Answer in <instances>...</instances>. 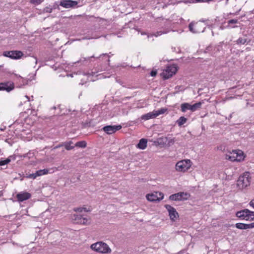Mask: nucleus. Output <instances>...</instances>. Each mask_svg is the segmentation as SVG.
<instances>
[{
    "instance_id": "9",
    "label": "nucleus",
    "mask_w": 254,
    "mask_h": 254,
    "mask_svg": "<svg viewBox=\"0 0 254 254\" xmlns=\"http://www.w3.org/2000/svg\"><path fill=\"white\" fill-rule=\"evenodd\" d=\"M189 196L190 195L187 192H180L171 195L169 199L173 201L186 200Z\"/></svg>"
},
{
    "instance_id": "13",
    "label": "nucleus",
    "mask_w": 254,
    "mask_h": 254,
    "mask_svg": "<svg viewBox=\"0 0 254 254\" xmlns=\"http://www.w3.org/2000/svg\"><path fill=\"white\" fill-rule=\"evenodd\" d=\"M14 88V83L12 82H1L0 83V90L6 91L9 92Z\"/></svg>"
},
{
    "instance_id": "43",
    "label": "nucleus",
    "mask_w": 254,
    "mask_h": 254,
    "mask_svg": "<svg viewBox=\"0 0 254 254\" xmlns=\"http://www.w3.org/2000/svg\"><path fill=\"white\" fill-rule=\"evenodd\" d=\"M26 98L28 99V101H30V98L28 96H25Z\"/></svg>"
},
{
    "instance_id": "34",
    "label": "nucleus",
    "mask_w": 254,
    "mask_h": 254,
    "mask_svg": "<svg viewBox=\"0 0 254 254\" xmlns=\"http://www.w3.org/2000/svg\"><path fill=\"white\" fill-rule=\"evenodd\" d=\"M74 210L75 211H78L79 212H82L83 210H84V211H86V212L88 211V210H87L86 208H84V207L77 208Z\"/></svg>"
},
{
    "instance_id": "17",
    "label": "nucleus",
    "mask_w": 254,
    "mask_h": 254,
    "mask_svg": "<svg viewBox=\"0 0 254 254\" xmlns=\"http://www.w3.org/2000/svg\"><path fill=\"white\" fill-rule=\"evenodd\" d=\"M235 227L239 229L247 230L253 229L254 228V222L251 224H245L243 223H237L235 224Z\"/></svg>"
},
{
    "instance_id": "10",
    "label": "nucleus",
    "mask_w": 254,
    "mask_h": 254,
    "mask_svg": "<svg viewBox=\"0 0 254 254\" xmlns=\"http://www.w3.org/2000/svg\"><path fill=\"white\" fill-rule=\"evenodd\" d=\"M72 219L75 221V223L80 224L87 225L90 224V220L88 219L80 214H74Z\"/></svg>"
},
{
    "instance_id": "24",
    "label": "nucleus",
    "mask_w": 254,
    "mask_h": 254,
    "mask_svg": "<svg viewBox=\"0 0 254 254\" xmlns=\"http://www.w3.org/2000/svg\"><path fill=\"white\" fill-rule=\"evenodd\" d=\"M203 103V102H199L193 105H191V111L194 112L196 110L200 109Z\"/></svg>"
},
{
    "instance_id": "38",
    "label": "nucleus",
    "mask_w": 254,
    "mask_h": 254,
    "mask_svg": "<svg viewBox=\"0 0 254 254\" xmlns=\"http://www.w3.org/2000/svg\"><path fill=\"white\" fill-rule=\"evenodd\" d=\"M249 204L250 206H252L254 208V199L251 201Z\"/></svg>"
},
{
    "instance_id": "29",
    "label": "nucleus",
    "mask_w": 254,
    "mask_h": 254,
    "mask_svg": "<svg viewBox=\"0 0 254 254\" xmlns=\"http://www.w3.org/2000/svg\"><path fill=\"white\" fill-rule=\"evenodd\" d=\"M10 157L11 156L9 157L8 158H6L5 160H0V166H1L8 164L11 161V159L10 158Z\"/></svg>"
},
{
    "instance_id": "28",
    "label": "nucleus",
    "mask_w": 254,
    "mask_h": 254,
    "mask_svg": "<svg viewBox=\"0 0 254 254\" xmlns=\"http://www.w3.org/2000/svg\"><path fill=\"white\" fill-rule=\"evenodd\" d=\"M167 111L166 108H161L157 111H155V115L156 117L160 115L163 114Z\"/></svg>"
},
{
    "instance_id": "1",
    "label": "nucleus",
    "mask_w": 254,
    "mask_h": 254,
    "mask_svg": "<svg viewBox=\"0 0 254 254\" xmlns=\"http://www.w3.org/2000/svg\"><path fill=\"white\" fill-rule=\"evenodd\" d=\"M90 248L92 250L102 254H109L112 251L108 245L103 242H98L93 244Z\"/></svg>"
},
{
    "instance_id": "20",
    "label": "nucleus",
    "mask_w": 254,
    "mask_h": 254,
    "mask_svg": "<svg viewBox=\"0 0 254 254\" xmlns=\"http://www.w3.org/2000/svg\"><path fill=\"white\" fill-rule=\"evenodd\" d=\"M147 140L145 138L141 139L138 143L136 145V147L140 149H144L147 146Z\"/></svg>"
},
{
    "instance_id": "31",
    "label": "nucleus",
    "mask_w": 254,
    "mask_h": 254,
    "mask_svg": "<svg viewBox=\"0 0 254 254\" xmlns=\"http://www.w3.org/2000/svg\"><path fill=\"white\" fill-rule=\"evenodd\" d=\"M20 78V82H21L20 86L19 87H21V86H23L28 84V83L30 80L29 79H24L20 76H19Z\"/></svg>"
},
{
    "instance_id": "27",
    "label": "nucleus",
    "mask_w": 254,
    "mask_h": 254,
    "mask_svg": "<svg viewBox=\"0 0 254 254\" xmlns=\"http://www.w3.org/2000/svg\"><path fill=\"white\" fill-rule=\"evenodd\" d=\"M87 143L85 141H80L77 142L75 145V146L81 147V148H85L86 146Z\"/></svg>"
},
{
    "instance_id": "25",
    "label": "nucleus",
    "mask_w": 254,
    "mask_h": 254,
    "mask_svg": "<svg viewBox=\"0 0 254 254\" xmlns=\"http://www.w3.org/2000/svg\"><path fill=\"white\" fill-rule=\"evenodd\" d=\"M187 121V119L184 117H181L177 121V123L179 126L181 127L184 124H185Z\"/></svg>"
},
{
    "instance_id": "23",
    "label": "nucleus",
    "mask_w": 254,
    "mask_h": 254,
    "mask_svg": "<svg viewBox=\"0 0 254 254\" xmlns=\"http://www.w3.org/2000/svg\"><path fill=\"white\" fill-rule=\"evenodd\" d=\"M238 23V20L237 19H233L229 20L227 22L228 25L226 26V28H234L237 27V26H232L231 24H237Z\"/></svg>"
},
{
    "instance_id": "18",
    "label": "nucleus",
    "mask_w": 254,
    "mask_h": 254,
    "mask_svg": "<svg viewBox=\"0 0 254 254\" xmlns=\"http://www.w3.org/2000/svg\"><path fill=\"white\" fill-rule=\"evenodd\" d=\"M200 24L197 23L195 26V28H194L193 23L192 22L190 23L189 25L190 31L193 33L203 32L204 31V28H203L202 30L199 29L198 28L200 26Z\"/></svg>"
},
{
    "instance_id": "15",
    "label": "nucleus",
    "mask_w": 254,
    "mask_h": 254,
    "mask_svg": "<svg viewBox=\"0 0 254 254\" xmlns=\"http://www.w3.org/2000/svg\"><path fill=\"white\" fill-rule=\"evenodd\" d=\"M49 173V170L47 169H44L43 170H39L36 171L35 173L30 174L27 177L31 179H35L38 176H41L43 175L47 174Z\"/></svg>"
},
{
    "instance_id": "41",
    "label": "nucleus",
    "mask_w": 254,
    "mask_h": 254,
    "mask_svg": "<svg viewBox=\"0 0 254 254\" xmlns=\"http://www.w3.org/2000/svg\"><path fill=\"white\" fill-rule=\"evenodd\" d=\"M47 10H46V11L47 12H52V8H47Z\"/></svg>"
},
{
    "instance_id": "11",
    "label": "nucleus",
    "mask_w": 254,
    "mask_h": 254,
    "mask_svg": "<svg viewBox=\"0 0 254 254\" xmlns=\"http://www.w3.org/2000/svg\"><path fill=\"white\" fill-rule=\"evenodd\" d=\"M77 4V1L72 0H62L60 3L61 6L65 8H75Z\"/></svg>"
},
{
    "instance_id": "6",
    "label": "nucleus",
    "mask_w": 254,
    "mask_h": 254,
    "mask_svg": "<svg viewBox=\"0 0 254 254\" xmlns=\"http://www.w3.org/2000/svg\"><path fill=\"white\" fill-rule=\"evenodd\" d=\"M177 71V67L175 65H170L167 67L162 73L163 78L167 79L171 77Z\"/></svg>"
},
{
    "instance_id": "2",
    "label": "nucleus",
    "mask_w": 254,
    "mask_h": 254,
    "mask_svg": "<svg viewBox=\"0 0 254 254\" xmlns=\"http://www.w3.org/2000/svg\"><path fill=\"white\" fill-rule=\"evenodd\" d=\"M251 178L249 172H245L243 175L240 176L237 181V185L240 189H244L249 186Z\"/></svg>"
},
{
    "instance_id": "33",
    "label": "nucleus",
    "mask_w": 254,
    "mask_h": 254,
    "mask_svg": "<svg viewBox=\"0 0 254 254\" xmlns=\"http://www.w3.org/2000/svg\"><path fill=\"white\" fill-rule=\"evenodd\" d=\"M43 1L44 0H30V2L35 5H38Z\"/></svg>"
},
{
    "instance_id": "4",
    "label": "nucleus",
    "mask_w": 254,
    "mask_h": 254,
    "mask_svg": "<svg viewBox=\"0 0 254 254\" xmlns=\"http://www.w3.org/2000/svg\"><path fill=\"white\" fill-rule=\"evenodd\" d=\"M231 155H227V159L231 161L240 162L244 159L245 156L242 150H233Z\"/></svg>"
},
{
    "instance_id": "30",
    "label": "nucleus",
    "mask_w": 254,
    "mask_h": 254,
    "mask_svg": "<svg viewBox=\"0 0 254 254\" xmlns=\"http://www.w3.org/2000/svg\"><path fill=\"white\" fill-rule=\"evenodd\" d=\"M254 220V211L248 209V221Z\"/></svg>"
},
{
    "instance_id": "19",
    "label": "nucleus",
    "mask_w": 254,
    "mask_h": 254,
    "mask_svg": "<svg viewBox=\"0 0 254 254\" xmlns=\"http://www.w3.org/2000/svg\"><path fill=\"white\" fill-rule=\"evenodd\" d=\"M156 117L155 111L149 112L146 114L143 115L141 117V119L144 121L148 120L151 119H154Z\"/></svg>"
},
{
    "instance_id": "32",
    "label": "nucleus",
    "mask_w": 254,
    "mask_h": 254,
    "mask_svg": "<svg viewBox=\"0 0 254 254\" xmlns=\"http://www.w3.org/2000/svg\"><path fill=\"white\" fill-rule=\"evenodd\" d=\"M95 58L94 57V56H92L91 57H87V58H81L79 61H77L75 63H81L82 62H84V61H89L91 58Z\"/></svg>"
},
{
    "instance_id": "44",
    "label": "nucleus",
    "mask_w": 254,
    "mask_h": 254,
    "mask_svg": "<svg viewBox=\"0 0 254 254\" xmlns=\"http://www.w3.org/2000/svg\"><path fill=\"white\" fill-rule=\"evenodd\" d=\"M200 21H201V22H205V20H200Z\"/></svg>"
},
{
    "instance_id": "22",
    "label": "nucleus",
    "mask_w": 254,
    "mask_h": 254,
    "mask_svg": "<svg viewBox=\"0 0 254 254\" xmlns=\"http://www.w3.org/2000/svg\"><path fill=\"white\" fill-rule=\"evenodd\" d=\"M181 111L183 112H185L187 110H190L191 111V105L188 103H185L181 104Z\"/></svg>"
},
{
    "instance_id": "35",
    "label": "nucleus",
    "mask_w": 254,
    "mask_h": 254,
    "mask_svg": "<svg viewBox=\"0 0 254 254\" xmlns=\"http://www.w3.org/2000/svg\"><path fill=\"white\" fill-rule=\"evenodd\" d=\"M167 32H163V31H158L157 32H156L154 34V35L155 36V37H157V36H159L161 35H162V34H165Z\"/></svg>"
},
{
    "instance_id": "39",
    "label": "nucleus",
    "mask_w": 254,
    "mask_h": 254,
    "mask_svg": "<svg viewBox=\"0 0 254 254\" xmlns=\"http://www.w3.org/2000/svg\"><path fill=\"white\" fill-rule=\"evenodd\" d=\"M89 76H94L95 74V72H91V73H88L87 74Z\"/></svg>"
},
{
    "instance_id": "12",
    "label": "nucleus",
    "mask_w": 254,
    "mask_h": 254,
    "mask_svg": "<svg viewBox=\"0 0 254 254\" xmlns=\"http://www.w3.org/2000/svg\"><path fill=\"white\" fill-rule=\"evenodd\" d=\"M122 127L121 125L118 126H107L103 128V130L108 134H111L115 133L117 130L122 128Z\"/></svg>"
},
{
    "instance_id": "8",
    "label": "nucleus",
    "mask_w": 254,
    "mask_h": 254,
    "mask_svg": "<svg viewBox=\"0 0 254 254\" xmlns=\"http://www.w3.org/2000/svg\"><path fill=\"white\" fill-rule=\"evenodd\" d=\"M164 206L169 212L170 219L172 221H175L179 217L178 213L176 209L169 204H166Z\"/></svg>"
},
{
    "instance_id": "21",
    "label": "nucleus",
    "mask_w": 254,
    "mask_h": 254,
    "mask_svg": "<svg viewBox=\"0 0 254 254\" xmlns=\"http://www.w3.org/2000/svg\"><path fill=\"white\" fill-rule=\"evenodd\" d=\"M250 42L248 40L247 36L245 35L243 37H239L238 39L236 41V43L238 45H244L246 43H248Z\"/></svg>"
},
{
    "instance_id": "7",
    "label": "nucleus",
    "mask_w": 254,
    "mask_h": 254,
    "mask_svg": "<svg viewBox=\"0 0 254 254\" xmlns=\"http://www.w3.org/2000/svg\"><path fill=\"white\" fill-rule=\"evenodd\" d=\"M164 197V194L161 192L155 191L146 195V198L149 201H159Z\"/></svg>"
},
{
    "instance_id": "14",
    "label": "nucleus",
    "mask_w": 254,
    "mask_h": 254,
    "mask_svg": "<svg viewBox=\"0 0 254 254\" xmlns=\"http://www.w3.org/2000/svg\"><path fill=\"white\" fill-rule=\"evenodd\" d=\"M31 197V194L26 191H21L18 193L16 197L17 199V201L19 202H23L24 200H26Z\"/></svg>"
},
{
    "instance_id": "37",
    "label": "nucleus",
    "mask_w": 254,
    "mask_h": 254,
    "mask_svg": "<svg viewBox=\"0 0 254 254\" xmlns=\"http://www.w3.org/2000/svg\"><path fill=\"white\" fill-rule=\"evenodd\" d=\"M104 56V57H105V56H107V58H108V59H107V61L108 63H109V62H110L109 58L110 57V56H109V55H108V54H102V55H100V57H101V56Z\"/></svg>"
},
{
    "instance_id": "5",
    "label": "nucleus",
    "mask_w": 254,
    "mask_h": 254,
    "mask_svg": "<svg viewBox=\"0 0 254 254\" xmlns=\"http://www.w3.org/2000/svg\"><path fill=\"white\" fill-rule=\"evenodd\" d=\"M2 55L4 57L14 60L19 59L23 56V54L21 51L16 50L4 51Z\"/></svg>"
},
{
    "instance_id": "16",
    "label": "nucleus",
    "mask_w": 254,
    "mask_h": 254,
    "mask_svg": "<svg viewBox=\"0 0 254 254\" xmlns=\"http://www.w3.org/2000/svg\"><path fill=\"white\" fill-rule=\"evenodd\" d=\"M236 216L241 220L248 221V209H244L237 212Z\"/></svg>"
},
{
    "instance_id": "42",
    "label": "nucleus",
    "mask_w": 254,
    "mask_h": 254,
    "mask_svg": "<svg viewBox=\"0 0 254 254\" xmlns=\"http://www.w3.org/2000/svg\"><path fill=\"white\" fill-rule=\"evenodd\" d=\"M63 146V145H58V146H56L54 148H55V149H56V148H59V147H61V146Z\"/></svg>"
},
{
    "instance_id": "26",
    "label": "nucleus",
    "mask_w": 254,
    "mask_h": 254,
    "mask_svg": "<svg viewBox=\"0 0 254 254\" xmlns=\"http://www.w3.org/2000/svg\"><path fill=\"white\" fill-rule=\"evenodd\" d=\"M72 142L70 141L69 142H65L64 144L65 148L67 150H70L74 148V146H71V144H72Z\"/></svg>"
},
{
    "instance_id": "40",
    "label": "nucleus",
    "mask_w": 254,
    "mask_h": 254,
    "mask_svg": "<svg viewBox=\"0 0 254 254\" xmlns=\"http://www.w3.org/2000/svg\"><path fill=\"white\" fill-rule=\"evenodd\" d=\"M195 2H205V0H195Z\"/></svg>"
},
{
    "instance_id": "3",
    "label": "nucleus",
    "mask_w": 254,
    "mask_h": 254,
    "mask_svg": "<svg viewBox=\"0 0 254 254\" xmlns=\"http://www.w3.org/2000/svg\"><path fill=\"white\" fill-rule=\"evenodd\" d=\"M191 167L190 160H183L177 162L176 164V169L177 171L185 172Z\"/></svg>"
},
{
    "instance_id": "36",
    "label": "nucleus",
    "mask_w": 254,
    "mask_h": 254,
    "mask_svg": "<svg viewBox=\"0 0 254 254\" xmlns=\"http://www.w3.org/2000/svg\"><path fill=\"white\" fill-rule=\"evenodd\" d=\"M150 75L151 76H155L157 74V71L156 70H152L151 72H150Z\"/></svg>"
}]
</instances>
